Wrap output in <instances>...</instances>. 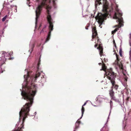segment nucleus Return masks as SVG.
<instances>
[{
	"mask_svg": "<svg viewBox=\"0 0 131 131\" xmlns=\"http://www.w3.org/2000/svg\"><path fill=\"white\" fill-rule=\"evenodd\" d=\"M92 38L91 40V41H93V39L94 38L96 37L97 35V31L96 30V27H92Z\"/></svg>",
	"mask_w": 131,
	"mask_h": 131,
	"instance_id": "6e6552de",
	"label": "nucleus"
},
{
	"mask_svg": "<svg viewBox=\"0 0 131 131\" xmlns=\"http://www.w3.org/2000/svg\"><path fill=\"white\" fill-rule=\"evenodd\" d=\"M99 65H101V64H102V63H99Z\"/></svg>",
	"mask_w": 131,
	"mask_h": 131,
	"instance_id": "c9c22d12",
	"label": "nucleus"
},
{
	"mask_svg": "<svg viewBox=\"0 0 131 131\" xmlns=\"http://www.w3.org/2000/svg\"><path fill=\"white\" fill-rule=\"evenodd\" d=\"M129 38L130 39V40H131V36H130Z\"/></svg>",
	"mask_w": 131,
	"mask_h": 131,
	"instance_id": "f704fd0d",
	"label": "nucleus"
},
{
	"mask_svg": "<svg viewBox=\"0 0 131 131\" xmlns=\"http://www.w3.org/2000/svg\"><path fill=\"white\" fill-rule=\"evenodd\" d=\"M81 112H82V115H81V117L80 118H79L77 121H79L80 119H81L82 117L83 116V115L84 114V109H82L81 110Z\"/></svg>",
	"mask_w": 131,
	"mask_h": 131,
	"instance_id": "f3484780",
	"label": "nucleus"
},
{
	"mask_svg": "<svg viewBox=\"0 0 131 131\" xmlns=\"http://www.w3.org/2000/svg\"><path fill=\"white\" fill-rule=\"evenodd\" d=\"M129 58H130V62H131V57H129Z\"/></svg>",
	"mask_w": 131,
	"mask_h": 131,
	"instance_id": "4c0bfd02",
	"label": "nucleus"
},
{
	"mask_svg": "<svg viewBox=\"0 0 131 131\" xmlns=\"http://www.w3.org/2000/svg\"><path fill=\"white\" fill-rule=\"evenodd\" d=\"M14 8L15 9L14 10V12H17V9H17L16 6H15V8Z\"/></svg>",
	"mask_w": 131,
	"mask_h": 131,
	"instance_id": "5701e85b",
	"label": "nucleus"
},
{
	"mask_svg": "<svg viewBox=\"0 0 131 131\" xmlns=\"http://www.w3.org/2000/svg\"><path fill=\"white\" fill-rule=\"evenodd\" d=\"M129 35L130 36H131V33H130L129 34Z\"/></svg>",
	"mask_w": 131,
	"mask_h": 131,
	"instance_id": "37998d69",
	"label": "nucleus"
},
{
	"mask_svg": "<svg viewBox=\"0 0 131 131\" xmlns=\"http://www.w3.org/2000/svg\"><path fill=\"white\" fill-rule=\"evenodd\" d=\"M41 25H40L39 27V28H40V27H41Z\"/></svg>",
	"mask_w": 131,
	"mask_h": 131,
	"instance_id": "a19ab883",
	"label": "nucleus"
},
{
	"mask_svg": "<svg viewBox=\"0 0 131 131\" xmlns=\"http://www.w3.org/2000/svg\"><path fill=\"white\" fill-rule=\"evenodd\" d=\"M13 7H15V6L13 5H11L10 6V7H11V8H13Z\"/></svg>",
	"mask_w": 131,
	"mask_h": 131,
	"instance_id": "c85d7f7f",
	"label": "nucleus"
},
{
	"mask_svg": "<svg viewBox=\"0 0 131 131\" xmlns=\"http://www.w3.org/2000/svg\"><path fill=\"white\" fill-rule=\"evenodd\" d=\"M113 51L114 52V54H115L116 58V60L115 61L114 64H115V67L116 69L118 70V69H122L123 66L121 63H119L118 61L120 60V59L118 55H117L115 52V51L114 50Z\"/></svg>",
	"mask_w": 131,
	"mask_h": 131,
	"instance_id": "7ed1b4c3",
	"label": "nucleus"
},
{
	"mask_svg": "<svg viewBox=\"0 0 131 131\" xmlns=\"http://www.w3.org/2000/svg\"><path fill=\"white\" fill-rule=\"evenodd\" d=\"M125 77L124 79V81H121V83L125 87V88L124 90L121 91V94L123 95V96H124L123 93L124 92H126V94H127L128 92V90L127 88V78L125 75Z\"/></svg>",
	"mask_w": 131,
	"mask_h": 131,
	"instance_id": "39448f33",
	"label": "nucleus"
},
{
	"mask_svg": "<svg viewBox=\"0 0 131 131\" xmlns=\"http://www.w3.org/2000/svg\"><path fill=\"white\" fill-rule=\"evenodd\" d=\"M114 43V44L116 48V49H117V47H116V43H115V41L114 40V43Z\"/></svg>",
	"mask_w": 131,
	"mask_h": 131,
	"instance_id": "4be33fe9",
	"label": "nucleus"
},
{
	"mask_svg": "<svg viewBox=\"0 0 131 131\" xmlns=\"http://www.w3.org/2000/svg\"><path fill=\"white\" fill-rule=\"evenodd\" d=\"M122 48H121V47H120V49H119V54L120 56L121 57H122Z\"/></svg>",
	"mask_w": 131,
	"mask_h": 131,
	"instance_id": "6ab92c4d",
	"label": "nucleus"
},
{
	"mask_svg": "<svg viewBox=\"0 0 131 131\" xmlns=\"http://www.w3.org/2000/svg\"><path fill=\"white\" fill-rule=\"evenodd\" d=\"M115 9L116 12L115 13L113 17L114 19H117L116 21L117 22L119 23L118 24L119 25H116L114 27H118L112 31V34H115L116 31L119 30V28H120L122 26H123L124 25L123 18L121 17L122 15V13L120 10L118 9L117 8H116Z\"/></svg>",
	"mask_w": 131,
	"mask_h": 131,
	"instance_id": "f257e3e1",
	"label": "nucleus"
},
{
	"mask_svg": "<svg viewBox=\"0 0 131 131\" xmlns=\"http://www.w3.org/2000/svg\"><path fill=\"white\" fill-rule=\"evenodd\" d=\"M97 46V44H95V45H94V47L95 48H96Z\"/></svg>",
	"mask_w": 131,
	"mask_h": 131,
	"instance_id": "473e14b6",
	"label": "nucleus"
},
{
	"mask_svg": "<svg viewBox=\"0 0 131 131\" xmlns=\"http://www.w3.org/2000/svg\"><path fill=\"white\" fill-rule=\"evenodd\" d=\"M97 98H96V101H97V100H98V99L97 98Z\"/></svg>",
	"mask_w": 131,
	"mask_h": 131,
	"instance_id": "e433bc0d",
	"label": "nucleus"
},
{
	"mask_svg": "<svg viewBox=\"0 0 131 131\" xmlns=\"http://www.w3.org/2000/svg\"><path fill=\"white\" fill-rule=\"evenodd\" d=\"M6 19L5 18L3 17L2 19V21H5Z\"/></svg>",
	"mask_w": 131,
	"mask_h": 131,
	"instance_id": "b1692460",
	"label": "nucleus"
},
{
	"mask_svg": "<svg viewBox=\"0 0 131 131\" xmlns=\"http://www.w3.org/2000/svg\"><path fill=\"white\" fill-rule=\"evenodd\" d=\"M129 43L130 44V46H131V40H129Z\"/></svg>",
	"mask_w": 131,
	"mask_h": 131,
	"instance_id": "a878e982",
	"label": "nucleus"
},
{
	"mask_svg": "<svg viewBox=\"0 0 131 131\" xmlns=\"http://www.w3.org/2000/svg\"><path fill=\"white\" fill-rule=\"evenodd\" d=\"M80 121H77L75 124V126L74 127V130L73 131H76V130L79 127V125L81 123Z\"/></svg>",
	"mask_w": 131,
	"mask_h": 131,
	"instance_id": "9d476101",
	"label": "nucleus"
},
{
	"mask_svg": "<svg viewBox=\"0 0 131 131\" xmlns=\"http://www.w3.org/2000/svg\"><path fill=\"white\" fill-rule=\"evenodd\" d=\"M27 4H28V2H27Z\"/></svg>",
	"mask_w": 131,
	"mask_h": 131,
	"instance_id": "3c124183",
	"label": "nucleus"
},
{
	"mask_svg": "<svg viewBox=\"0 0 131 131\" xmlns=\"http://www.w3.org/2000/svg\"><path fill=\"white\" fill-rule=\"evenodd\" d=\"M42 49H43V47L42 46V49H41V50H42Z\"/></svg>",
	"mask_w": 131,
	"mask_h": 131,
	"instance_id": "ea45409f",
	"label": "nucleus"
},
{
	"mask_svg": "<svg viewBox=\"0 0 131 131\" xmlns=\"http://www.w3.org/2000/svg\"><path fill=\"white\" fill-rule=\"evenodd\" d=\"M97 41L98 42H100V40L98 38V37L97 36Z\"/></svg>",
	"mask_w": 131,
	"mask_h": 131,
	"instance_id": "393cba45",
	"label": "nucleus"
},
{
	"mask_svg": "<svg viewBox=\"0 0 131 131\" xmlns=\"http://www.w3.org/2000/svg\"><path fill=\"white\" fill-rule=\"evenodd\" d=\"M113 106V103L112 101L111 100L110 101V109L108 116L107 118V121L106 123L105 124V125L104 126L101 128L100 130V131H105V129L106 128V124L108 121V119L109 118V117L110 114L111 110H112Z\"/></svg>",
	"mask_w": 131,
	"mask_h": 131,
	"instance_id": "0eeeda50",
	"label": "nucleus"
},
{
	"mask_svg": "<svg viewBox=\"0 0 131 131\" xmlns=\"http://www.w3.org/2000/svg\"><path fill=\"white\" fill-rule=\"evenodd\" d=\"M7 15H6L4 17L6 19V18H7Z\"/></svg>",
	"mask_w": 131,
	"mask_h": 131,
	"instance_id": "7c9ffc66",
	"label": "nucleus"
},
{
	"mask_svg": "<svg viewBox=\"0 0 131 131\" xmlns=\"http://www.w3.org/2000/svg\"><path fill=\"white\" fill-rule=\"evenodd\" d=\"M28 5L29 6H30V4H28Z\"/></svg>",
	"mask_w": 131,
	"mask_h": 131,
	"instance_id": "79ce46f5",
	"label": "nucleus"
},
{
	"mask_svg": "<svg viewBox=\"0 0 131 131\" xmlns=\"http://www.w3.org/2000/svg\"><path fill=\"white\" fill-rule=\"evenodd\" d=\"M116 6L117 7H117V5H116Z\"/></svg>",
	"mask_w": 131,
	"mask_h": 131,
	"instance_id": "09e8293b",
	"label": "nucleus"
},
{
	"mask_svg": "<svg viewBox=\"0 0 131 131\" xmlns=\"http://www.w3.org/2000/svg\"><path fill=\"white\" fill-rule=\"evenodd\" d=\"M85 29H86L87 30H88V27H85Z\"/></svg>",
	"mask_w": 131,
	"mask_h": 131,
	"instance_id": "72a5a7b5",
	"label": "nucleus"
},
{
	"mask_svg": "<svg viewBox=\"0 0 131 131\" xmlns=\"http://www.w3.org/2000/svg\"><path fill=\"white\" fill-rule=\"evenodd\" d=\"M28 1H29V0H27Z\"/></svg>",
	"mask_w": 131,
	"mask_h": 131,
	"instance_id": "8fccbe9b",
	"label": "nucleus"
},
{
	"mask_svg": "<svg viewBox=\"0 0 131 131\" xmlns=\"http://www.w3.org/2000/svg\"><path fill=\"white\" fill-rule=\"evenodd\" d=\"M88 102V101H86V102L84 103V104L82 105V108L81 109V110L83 109H84V107H83V106H85L87 102Z\"/></svg>",
	"mask_w": 131,
	"mask_h": 131,
	"instance_id": "412c9836",
	"label": "nucleus"
},
{
	"mask_svg": "<svg viewBox=\"0 0 131 131\" xmlns=\"http://www.w3.org/2000/svg\"><path fill=\"white\" fill-rule=\"evenodd\" d=\"M103 5H108V3L107 0H95V5H99L100 4Z\"/></svg>",
	"mask_w": 131,
	"mask_h": 131,
	"instance_id": "423d86ee",
	"label": "nucleus"
},
{
	"mask_svg": "<svg viewBox=\"0 0 131 131\" xmlns=\"http://www.w3.org/2000/svg\"><path fill=\"white\" fill-rule=\"evenodd\" d=\"M4 31H3V30L2 31V33L3 34L4 33Z\"/></svg>",
	"mask_w": 131,
	"mask_h": 131,
	"instance_id": "58836bf2",
	"label": "nucleus"
},
{
	"mask_svg": "<svg viewBox=\"0 0 131 131\" xmlns=\"http://www.w3.org/2000/svg\"><path fill=\"white\" fill-rule=\"evenodd\" d=\"M12 54V53H10L7 52H5L3 51L2 52V53L1 54L2 55V57L1 58V59L0 60L1 61H2L3 62V63L2 64H4L5 62V61L6 59L7 58H6V57H9V56H11Z\"/></svg>",
	"mask_w": 131,
	"mask_h": 131,
	"instance_id": "20e7f679",
	"label": "nucleus"
},
{
	"mask_svg": "<svg viewBox=\"0 0 131 131\" xmlns=\"http://www.w3.org/2000/svg\"><path fill=\"white\" fill-rule=\"evenodd\" d=\"M101 59L102 60V62H103V61H102V58H101Z\"/></svg>",
	"mask_w": 131,
	"mask_h": 131,
	"instance_id": "c03bdc74",
	"label": "nucleus"
},
{
	"mask_svg": "<svg viewBox=\"0 0 131 131\" xmlns=\"http://www.w3.org/2000/svg\"><path fill=\"white\" fill-rule=\"evenodd\" d=\"M115 93L112 89H111L109 91V94L111 98L114 96Z\"/></svg>",
	"mask_w": 131,
	"mask_h": 131,
	"instance_id": "ddd939ff",
	"label": "nucleus"
},
{
	"mask_svg": "<svg viewBox=\"0 0 131 131\" xmlns=\"http://www.w3.org/2000/svg\"><path fill=\"white\" fill-rule=\"evenodd\" d=\"M42 85L43 86V83H42Z\"/></svg>",
	"mask_w": 131,
	"mask_h": 131,
	"instance_id": "de8ad7c7",
	"label": "nucleus"
},
{
	"mask_svg": "<svg viewBox=\"0 0 131 131\" xmlns=\"http://www.w3.org/2000/svg\"><path fill=\"white\" fill-rule=\"evenodd\" d=\"M29 52L30 54L31 52L33 51V49L34 47V40H31L29 44Z\"/></svg>",
	"mask_w": 131,
	"mask_h": 131,
	"instance_id": "1a4fd4ad",
	"label": "nucleus"
},
{
	"mask_svg": "<svg viewBox=\"0 0 131 131\" xmlns=\"http://www.w3.org/2000/svg\"><path fill=\"white\" fill-rule=\"evenodd\" d=\"M110 2L111 3V5L112 7L115 6L114 5H116L115 0H110Z\"/></svg>",
	"mask_w": 131,
	"mask_h": 131,
	"instance_id": "2eb2a0df",
	"label": "nucleus"
},
{
	"mask_svg": "<svg viewBox=\"0 0 131 131\" xmlns=\"http://www.w3.org/2000/svg\"><path fill=\"white\" fill-rule=\"evenodd\" d=\"M81 112H82V115H81V117L80 118H79L77 121H79L80 119H81L82 117L83 116V115L84 114V109H82L81 110Z\"/></svg>",
	"mask_w": 131,
	"mask_h": 131,
	"instance_id": "a211bd4d",
	"label": "nucleus"
},
{
	"mask_svg": "<svg viewBox=\"0 0 131 131\" xmlns=\"http://www.w3.org/2000/svg\"><path fill=\"white\" fill-rule=\"evenodd\" d=\"M37 117H34V119L36 120L37 119Z\"/></svg>",
	"mask_w": 131,
	"mask_h": 131,
	"instance_id": "c756f323",
	"label": "nucleus"
},
{
	"mask_svg": "<svg viewBox=\"0 0 131 131\" xmlns=\"http://www.w3.org/2000/svg\"><path fill=\"white\" fill-rule=\"evenodd\" d=\"M111 98L112 99L114 100L115 102L120 103V102L119 100L118 99H116L115 96Z\"/></svg>",
	"mask_w": 131,
	"mask_h": 131,
	"instance_id": "4468645a",
	"label": "nucleus"
},
{
	"mask_svg": "<svg viewBox=\"0 0 131 131\" xmlns=\"http://www.w3.org/2000/svg\"><path fill=\"white\" fill-rule=\"evenodd\" d=\"M2 63H3V62L1 61L0 60V73H3V70H2V69L1 67L3 64H2Z\"/></svg>",
	"mask_w": 131,
	"mask_h": 131,
	"instance_id": "dca6fc26",
	"label": "nucleus"
},
{
	"mask_svg": "<svg viewBox=\"0 0 131 131\" xmlns=\"http://www.w3.org/2000/svg\"><path fill=\"white\" fill-rule=\"evenodd\" d=\"M129 56H130V57H131V51H130Z\"/></svg>",
	"mask_w": 131,
	"mask_h": 131,
	"instance_id": "bb28decb",
	"label": "nucleus"
},
{
	"mask_svg": "<svg viewBox=\"0 0 131 131\" xmlns=\"http://www.w3.org/2000/svg\"><path fill=\"white\" fill-rule=\"evenodd\" d=\"M106 75L107 78L110 80L111 83L115 81V79L116 77V74L112 71V69L111 68L110 70H108L107 72H106Z\"/></svg>",
	"mask_w": 131,
	"mask_h": 131,
	"instance_id": "f03ea898",
	"label": "nucleus"
},
{
	"mask_svg": "<svg viewBox=\"0 0 131 131\" xmlns=\"http://www.w3.org/2000/svg\"><path fill=\"white\" fill-rule=\"evenodd\" d=\"M102 68L101 69H100V70H101V71L102 70H104V71H105V74H106V72H107L108 70H106L105 69L103 68V65L102 66Z\"/></svg>",
	"mask_w": 131,
	"mask_h": 131,
	"instance_id": "aec40b11",
	"label": "nucleus"
},
{
	"mask_svg": "<svg viewBox=\"0 0 131 131\" xmlns=\"http://www.w3.org/2000/svg\"><path fill=\"white\" fill-rule=\"evenodd\" d=\"M7 15H6L4 17L6 19V18H7Z\"/></svg>",
	"mask_w": 131,
	"mask_h": 131,
	"instance_id": "2f4dec72",
	"label": "nucleus"
},
{
	"mask_svg": "<svg viewBox=\"0 0 131 131\" xmlns=\"http://www.w3.org/2000/svg\"><path fill=\"white\" fill-rule=\"evenodd\" d=\"M94 106H97L96 105H94Z\"/></svg>",
	"mask_w": 131,
	"mask_h": 131,
	"instance_id": "49530a36",
	"label": "nucleus"
},
{
	"mask_svg": "<svg viewBox=\"0 0 131 131\" xmlns=\"http://www.w3.org/2000/svg\"><path fill=\"white\" fill-rule=\"evenodd\" d=\"M113 84L111 83L112 86L111 87V89H114L116 90H117L118 87V85L115 84V81L113 82Z\"/></svg>",
	"mask_w": 131,
	"mask_h": 131,
	"instance_id": "9b49d317",
	"label": "nucleus"
},
{
	"mask_svg": "<svg viewBox=\"0 0 131 131\" xmlns=\"http://www.w3.org/2000/svg\"><path fill=\"white\" fill-rule=\"evenodd\" d=\"M102 99H104V98L103 97V96H102Z\"/></svg>",
	"mask_w": 131,
	"mask_h": 131,
	"instance_id": "a18cd8bd",
	"label": "nucleus"
},
{
	"mask_svg": "<svg viewBox=\"0 0 131 131\" xmlns=\"http://www.w3.org/2000/svg\"><path fill=\"white\" fill-rule=\"evenodd\" d=\"M97 49L99 50L100 55L101 57L103 55L102 54L103 53V48L102 46L100 45L99 47L97 48Z\"/></svg>",
	"mask_w": 131,
	"mask_h": 131,
	"instance_id": "f8f14e48",
	"label": "nucleus"
},
{
	"mask_svg": "<svg viewBox=\"0 0 131 131\" xmlns=\"http://www.w3.org/2000/svg\"><path fill=\"white\" fill-rule=\"evenodd\" d=\"M104 61L105 62H106V61L107 60V59H106L105 58H104Z\"/></svg>",
	"mask_w": 131,
	"mask_h": 131,
	"instance_id": "cd10ccee",
	"label": "nucleus"
}]
</instances>
